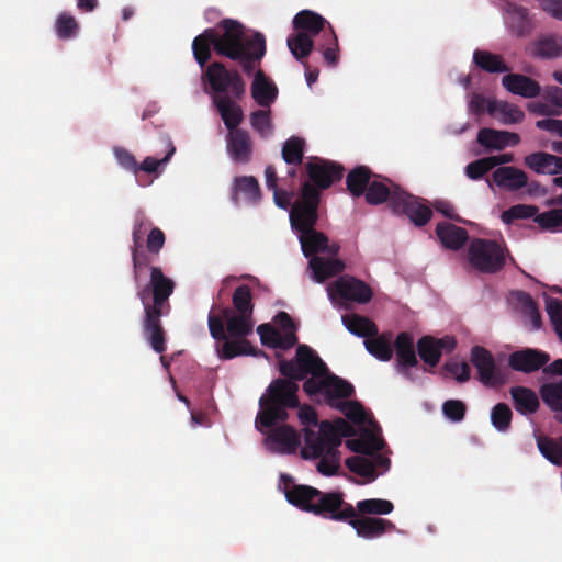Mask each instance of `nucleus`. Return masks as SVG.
<instances>
[{
    "label": "nucleus",
    "instance_id": "nucleus-56",
    "mask_svg": "<svg viewBox=\"0 0 562 562\" xmlns=\"http://www.w3.org/2000/svg\"><path fill=\"white\" fill-rule=\"evenodd\" d=\"M442 413L449 420L460 423L464 419L467 405L460 400H448L442 404Z\"/></svg>",
    "mask_w": 562,
    "mask_h": 562
},
{
    "label": "nucleus",
    "instance_id": "nucleus-47",
    "mask_svg": "<svg viewBox=\"0 0 562 562\" xmlns=\"http://www.w3.org/2000/svg\"><path fill=\"white\" fill-rule=\"evenodd\" d=\"M509 26L517 36L528 35L531 31L528 10L522 7H515L509 16Z\"/></svg>",
    "mask_w": 562,
    "mask_h": 562
},
{
    "label": "nucleus",
    "instance_id": "nucleus-48",
    "mask_svg": "<svg viewBox=\"0 0 562 562\" xmlns=\"http://www.w3.org/2000/svg\"><path fill=\"white\" fill-rule=\"evenodd\" d=\"M55 31L60 40H70L77 36L79 32V23L69 13H60L55 22Z\"/></svg>",
    "mask_w": 562,
    "mask_h": 562
},
{
    "label": "nucleus",
    "instance_id": "nucleus-18",
    "mask_svg": "<svg viewBox=\"0 0 562 562\" xmlns=\"http://www.w3.org/2000/svg\"><path fill=\"white\" fill-rule=\"evenodd\" d=\"M348 525L356 530L358 537L363 539H375L389 531L395 530V525L389 519L360 516L357 513Z\"/></svg>",
    "mask_w": 562,
    "mask_h": 562
},
{
    "label": "nucleus",
    "instance_id": "nucleus-15",
    "mask_svg": "<svg viewBox=\"0 0 562 562\" xmlns=\"http://www.w3.org/2000/svg\"><path fill=\"white\" fill-rule=\"evenodd\" d=\"M392 211L396 214L406 215L416 226L426 225L432 216V211L428 205L404 190L395 191Z\"/></svg>",
    "mask_w": 562,
    "mask_h": 562
},
{
    "label": "nucleus",
    "instance_id": "nucleus-8",
    "mask_svg": "<svg viewBox=\"0 0 562 562\" xmlns=\"http://www.w3.org/2000/svg\"><path fill=\"white\" fill-rule=\"evenodd\" d=\"M303 391L310 398L337 408L342 402L355 395L353 385L347 380L331 373L329 369L322 378H308L303 383Z\"/></svg>",
    "mask_w": 562,
    "mask_h": 562
},
{
    "label": "nucleus",
    "instance_id": "nucleus-5",
    "mask_svg": "<svg viewBox=\"0 0 562 562\" xmlns=\"http://www.w3.org/2000/svg\"><path fill=\"white\" fill-rule=\"evenodd\" d=\"M356 430L344 418H336L334 422L323 420L319 430H304V447L301 457L305 460L319 459L317 471L325 476L335 475L340 469L339 447L342 437L355 436Z\"/></svg>",
    "mask_w": 562,
    "mask_h": 562
},
{
    "label": "nucleus",
    "instance_id": "nucleus-62",
    "mask_svg": "<svg viewBox=\"0 0 562 562\" xmlns=\"http://www.w3.org/2000/svg\"><path fill=\"white\" fill-rule=\"evenodd\" d=\"M143 247H132V262L134 279L137 282L142 270L149 265V256L142 250Z\"/></svg>",
    "mask_w": 562,
    "mask_h": 562
},
{
    "label": "nucleus",
    "instance_id": "nucleus-41",
    "mask_svg": "<svg viewBox=\"0 0 562 562\" xmlns=\"http://www.w3.org/2000/svg\"><path fill=\"white\" fill-rule=\"evenodd\" d=\"M355 508L360 516L387 515L393 512L394 505L387 499L368 498L359 501Z\"/></svg>",
    "mask_w": 562,
    "mask_h": 562
},
{
    "label": "nucleus",
    "instance_id": "nucleus-4",
    "mask_svg": "<svg viewBox=\"0 0 562 562\" xmlns=\"http://www.w3.org/2000/svg\"><path fill=\"white\" fill-rule=\"evenodd\" d=\"M234 307H213L207 316L210 335L222 342L217 348L221 359L246 355V284L233 295Z\"/></svg>",
    "mask_w": 562,
    "mask_h": 562
},
{
    "label": "nucleus",
    "instance_id": "nucleus-32",
    "mask_svg": "<svg viewBox=\"0 0 562 562\" xmlns=\"http://www.w3.org/2000/svg\"><path fill=\"white\" fill-rule=\"evenodd\" d=\"M510 395L515 409L521 415H531L538 411L539 398L531 389L514 386L510 389Z\"/></svg>",
    "mask_w": 562,
    "mask_h": 562
},
{
    "label": "nucleus",
    "instance_id": "nucleus-64",
    "mask_svg": "<svg viewBox=\"0 0 562 562\" xmlns=\"http://www.w3.org/2000/svg\"><path fill=\"white\" fill-rule=\"evenodd\" d=\"M527 109L529 112L537 114V115H542V116H559L562 114V112L559 111L558 109H553L551 103H549L548 101L530 102V103H528Z\"/></svg>",
    "mask_w": 562,
    "mask_h": 562
},
{
    "label": "nucleus",
    "instance_id": "nucleus-23",
    "mask_svg": "<svg viewBox=\"0 0 562 562\" xmlns=\"http://www.w3.org/2000/svg\"><path fill=\"white\" fill-rule=\"evenodd\" d=\"M525 165L538 175H559L562 173V157L536 151L529 154L524 159Z\"/></svg>",
    "mask_w": 562,
    "mask_h": 562
},
{
    "label": "nucleus",
    "instance_id": "nucleus-9",
    "mask_svg": "<svg viewBox=\"0 0 562 562\" xmlns=\"http://www.w3.org/2000/svg\"><path fill=\"white\" fill-rule=\"evenodd\" d=\"M328 370L326 363L307 345H299L294 360H280L279 371L290 382L303 381L310 378H322Z\"/></svg>",
    "mask_w": 562,
    "mask_h": 562
},
{
    "label": "nucleus",
    "instance_id": "nucleus-14",
    "mask_svg": "<svg viewBox=\"0 0 562 562\" xmlns=\"http://www.w3.org/2000/svg\"><path fill=\"white\" fill-rule=\"evenodd\" d=\"M315 516L349 524L350 519L356 516V508L352 504L346 502L344 492L322 491Z\"/></svg>",
    "mask_w": 562,
    "mask_h": 562
},
{
    "label": "nucleus",
    "instance_id": "nucleus-51",
    "mask_svg": "<svg viewBox=\"0 0 562 562\" xmlns=\"http://www.w3.org/2000/svg\"><path fill=\"white\" fill-rule=\"evenodd\" d=\"M535 223H537L542 231L557 232L562 227V210L553 209L543 213H537Z\"/></svg>",
    "mask_w": 562,
    "mask_h": 562
},
{
    "label": "nucleus",
    "instance_id": "nucleus-57",
    "mask_svg": "<svg viewBox=\"0 0 562 562\" xmlns=\"http://www.w3.org/2000/svg\"><path fill=\"white\" fill-rule=\"evenodd\" d=\"M546 310L555 333L562 341V302L557 299H548Z\"/></svg>",
    "mask_w": 562,
    "mask_h": 562
},
{
    "label": "nucleus",
    "instance_id": "nucleus-30",
    "mask_svg": "<svg viewBox=\"0 0 562 562\" xmlns=\"http://www.w3.org/2000/svg\"><path fill=\"white\" fill-rule=\"evenodd\" d=\"M374 176L372 170L363 165L351 169L346 177L347 190L353 198L362 196Z\"/></svg>",
    "mask_w": 562,
    "mask_h": 562
},
{
    "label": "nucleus",
    "instance_id": "nucleus-24",
    "mask_svg": "<svg viewBox=\"0 0 562 562\" xmlns=\"http://www.w3.org/2000/svg\"><path fill=\"white\" fill-rule=\"evenodd\" d=\"M519 142L520 136L508 131L484 127L477 133V143L488 149L502 150L506 146H516Z\"/></svg>",
    "mask_w": 562,
    "mask_h": 562
},
{
    "label": "nucleus",
    "instance_id": "nucleus-28",
    "mask_svg": "<svg viewBox=\"0 0 562 562\" xmlns=\"http://www.w3.org/2000/svg\"><path fill=\"white\" fill-rule=\"evenodd\" d=\"M308 267L312 270L313 279L316 282H323L326 279L342 272L345 269V263L340 259H326L319 256H314L310 259Z\"/></svg>",
    "mask_w": 562,
    "mask_h": 562
},
{
    "label": "nucleus",
    "instance_id": "nucleus-25",
    "mask_svg": "<svg viewBox=\"0 0 562 562\" xmlns=\"http://www.w3.org/2000/svg\"><path fill=\"white\" fill-rule=\"evenodd\" d=\"M396 190L402 189L389 179H381L380 176H374L364 194L366 202L370 205H379L389 202L393 210V195Z\"/></svg>",
    "mask_w": 562,
    "mask_h": 562
},
{
    "label": "nucleus",
    "instance_id": "nucleus-7",
    "mask_svg": "<svg viewBox=\"0 0 562 562\" xmlns=\"http://www.w3.org/2000/svg\"><path fill=\"white\" fill-rule=\"evenodd\" d=\"M293 29L297 32H306L312 38L322 33L316 49L323 52L324 59L329 66L337 65L339 60L338 37L325 18L312 10H302L293 19Z\"/></svg>",
    "mask_w": 562,
    "mask_h": 562
},
{
    "label": "nucleus",
    "instance_id": "nucleus-59",
    "mask_svg": "<svg viewBox=\"0 0 562 562\" xmlns=\"http://www.w3.org/2000/svg\"><path fill=\"white\" fill-rule=\"evenodd\" d=\"M443 370L460 383L467 382L470 379L471 369L465 361H448L445 363Z\"/></svg>",
    "mask_w": 562,
    "mask_h": 562
},
{
    "label": "nucleus",
    "instance_id": "nucleus-13",
    "mask_svg": "<svg viewBox=\"0 0 562 562\" xmlns=\"http://www.w3.org/2000/svg\"><path fill=\"white\" fill-rule=\"evenodd\" d=\"M279 488L283 492L289 504L315 515L322 491L310 485L295 484L293 477L284 473L280 475Z\"/></svg>",
    "mask_w": 562,
    "mask_h": 562
},
{
    "label": "nucleus",
    "instance_id": "nucleus-34",
    "mask_svg": "<svg viewBox=\"0 0 562 562\" xmlns=\"http://www.w3.org/2000/svg\"><path fill=\"white\" fill-rule=\"evenodd\" d=\"M473 63L481 70L488 74L507 72L509 67L504 61L503 57L484 49H475L473 53Z\"/></svg>",
    "mask_w": 562,
    "mask_h": 562
},
{
    "label": "nucleus",
    "instance_id": "nucleus-44",
    "mask_svg": "<svg viewBox=\"0 0 562 562\" xmlns=\"http://www.w3.org/2000/svg\"><path fill=\"white\" fill-rule=\"evenodd\" d=\"M267 50L266 37L260 32L248 34V75L255 69L256 61H260Z\"/></svg>",
    "mask_w": 562,
    "mask_h": 562
},
{
    "label": "nucleus",
    "instance_id": "nucleus-29",
    "mask_svg": "<svg viewBox=\"0 0 562 562\" xmlns=\"http://www.w3.org/2000/svg\"><path fill=\"white\" fill-rule=\"evenodd\" d=\"M257 333L260 336L262 345L271 348L288 350L297 344L296 335H282L270 324H262L258 326Z\"/></svg>",
    "mask_w": 562,
    "mask_h": 562
},
{
    "label": "nucleus",
    "instance_id": "nucleus-3",
    "mask_svg": "<svg viewBox=\"0 0 562 562\" xmlns=\"http://www.w3.org/2000/svg\"><path fill=\"white\" fill-rule=\"evenodd\" d=\"M149 271L148 283L138 288L136 295L144 308L143 335L155 352L162 353L167 348V335L161 317L169 315L171 311L169 297L175 291L176 283L165 276L158 266H150Z\"/></svg>",
    "mask_w": 562,
    "mask_h": 562
},
{
    "label": "nucleus",
    "instance_id": "nucleus-43",
    "mask_svg": "<svg viewBox=\"0 0 562 562\" xmlns=\"http://www.w3.org/2000/svg\"><path fill=\"white\" fill-rule=\"evenodd\" d=\"M537 446L541 454L555 465H562V437L559 440L539 436Z\"/></svg>",
    "mask_w": 562,
    "mask_h": 562
},
{
    "label": "nucleus",
    "instance_id": "nucleus-49",
    "mask_svg": "<svg viewBox=\"0 0 562 562\" xmlns=\"http://www.w3.org/2000/svg\"><path fill=\"white\" fill-rule=\"evenodd\" d=\"M513 413L507 404L498 403L492 408L491 423L498 431H507L510 428Z\"/></svg>",
    "mask_w": 562,
    "mask_h": 562
},
{
    "label": "nucleus",
    "instance_id": "nucleus-33",
    "mask_svg": "<svg viewBox=\"0 0 562 562\" xmlns=\"http://www.w3.org/2000/svg\"><path fill=\"white\" fill-rule=\"evenodd\" d=\"M301 248L305 257H314L318 252L325 251L327 248V236L315 228L306 229L299 233Z\"/></svg>",
    "mask_w": 562,
    "mask_h": 562
},
{
    "label": "nucleus",
    "instance_id": "nucleus-10",
    "mask_svg": "<svg viewBox=\"0 0 562 562\" xmlns=\"http://www.w3.org/2000/svg\"><path fill=\"white\" fill-rule=\"evenodd\" d=\"M507 249L496 240L475 238L468 249L470 265L482 273L494 274L506 263Z\"/></svg>",
    "mask_w": 562,
    "mask_h": 562
},
{
    "label": "nucleus",
    "instance_id": "nucleus-52",
    "mask_svg": "<svg viewBox=\"0 0 562 562\" xmlns=\"http://www.w3.org/2000/svg\"><path fill=\"white\" fill-rule=\"evenodd\" d=\"M151 226L153 222L143 212L135 215L132 231L133 247H143L144 236Z\"/></svg>",
    "mask_w": 562,
    "mask_h": 562
},
{
    "label": "nucleus",
    "instance_id": "nucleus-58",
    "mask_svg": "<svg viewBox=\"0 0 562 562\" xmlns=\"http://www.w3.org/2000/svg\"><path fill=\"white\" fill-rule=\"evenodd\" d=\"M166 243V235L159 228L151 226L146 238V248L149 255H159Z\"/></svg>",
    "mask_w": 562,
    "mask_h": 562
},
{
    "label": "nucleus",
    "instance_id": "nucleus-36",
    "mask_svg": "<svg viewBox=\"0 0 562 562\" xmlns=\"http://www.w3.org/2000/svg\"><path fill=\"white\" fill-rule=\"evenodd\" d=\"M286 45L294 58L303 64L315 47L313 38L306 32H296L286 40Z\"/></svg>",
    "mask_w": 562,
    "mask_h": 562
},
{
    "label": "nucleus",
    "instance_id": "nucleus-63",
    "mask_svg": "<svg viewBox=\"0 0 562 562\" xmlns=\"http://www.w3.org/2000/svg\"><path fill=\"white\" fill-rule=\"evenodd\" d=\"M229 198L237 206L246 199V176H238L234 179L231 187Z\"/></svg>",
    "mask_w": 562,
    "mask_h": 562
},
{
    "label": "nucleus",
    "instance_id": "nucleus-2",
    "mask_svg": "<svg viewBox=\"0 0 562 562\" xmlns=\"http://www.w3.org/2000/svg\"><path fill=\"white\" fill-rule=\"evenodd\" d=\"M297 391V384L278 379L269 385L268 398L260 400L261 409L256 420V427L267 435V445L273 451L292 453L301 445L300 435L293 427L276 426L277 423L288 418L285 408L299 406Z\"/></svg>",
    "mask_w": 562,
    "mask_h": 562
},
{
    "label": "nucleus",
    "instance_id": "nucleus-37",
    "mask_svg": "<svg viewBox=\"0 0 562 562\" xmlns=\"http://www.w3.org/2000/svg\"><path fill=\"white\" fill-rule=\"evenodd\" d=\"M342 324L353 335L370 338L378 334L376 325L368 317L358 314H346L342 316Z\"/></svg>",
    "mask_w": 562,
    "mask_h": 562
},
{
    "label": "nucleus",
    "instance_id": "nucleus-27",
    "mask_svg": "<svg viewBox=\"0 0 562 562\" xmlns=\"http://www.w3.org/2000/svg\"><path fill=\"white\" fill-rule=\"evenodd\" d=\"M436 234L443 247L451 250L461 249L469 238L467 229L448 222L438 223Z\"/></svg>",
    "mask_w": 562,
    "mask_h": 562
},
{
    "label": "nucleus",
    "instance_id": "nucleus-6",
    "mask_svg": "<svg viewBox=\"0 0 562 562\" xmlns=\"http://www.w3.org/2000/svg\"><path fill=\"white\" fill-rule=\"evenodd\" d=\"M244 26L233 20L225 19L216 27L204 30L192 42L194 59L200 67H205L211 59V48L220 56L238 60L246 70V43L243 41Z\"/></svg>",
    "mask_w": 562,
    "mask_h": 562
},
{
    "label": "nucleus",
    "instance_id": "nucleus-35",
    "mask_svg": "<svg viewBox=\"0 0 562 562\" xmlns=\"http://www.w3.org/2000/svg\"><path fill=\"white\" fill-rule=\"evenodd\" d=\"M346 446L356 453L371 456L383 449L384 441L373 432L366 430L359 438L348 439Z\"/></svg>",
    "mask_w": 562,
    "mask_h": 562
},
{
    "label": "nucleus",
    "instance_id": "nucleus-53",
    "mask_svg": "<svg viewBox=\"0 0 562 562\" xmlns=\"http://www.w3.org/2000/svg\"><path fill=\"white\" fill-rule=\"evenodd\" d=\"M336 409L340 411L353 424L363 425L367 420L364 408L359 402L346 400Z\"/></svg>",
    "mask_w": 562,
    "mask_h": 562
},
{
    "label": "nucleus",
    "instance_id": "nucleus-20",
    "mask_svg": "<svg viewBox=\"0 0 562 562\" xmlns=\"http://www.w3.org/2000/svg\"><path fill=\"white\" fill-rule=\"evenodd\" d=\"M394 350L397 371L411 379L409 369L418 364L413 336L407 331L400 333L394 341Z\"/></svg>",
    "mask_w": 562,
    "mask_h": 562
},
{
    "label": "nucleus",
    "instance_id": "nucleus-54",
    "mask_svg": "<svg viewBox=\"0 0 562 562\" xmlns=\"http://www.w3.org/2000/svg\"><path fill=\"white\" fill-rule=\"evenodd\" d=\"M517 299L520 302L524 313L530 317L532 328L539 329L541 326V315L538 311L537 303L530 294L526 292H518Z\"/></svg>",
    "mask_w": 562,
    "mask_h": 562
},
{
    "label": "nucleus",
    "instance_id": "nucleus-11",
    "mask_svg": "<svg viewBox=\"0 0 562 562\" xmlns=\"http://www.w3.org/2000/svg\"><path fill=\"white\" fill-rule=\"evenodd\" d=\"M321 193L308 182L301 186V195L290 211V222L293 229L297 233L312 229L318 220V205Z\"/></svg>",
    "mask_w": 562,
    "mask_h": 562
},
{
    "label": "nucleus",
    "instance_id": "nucleus-12",
    "mask_svg": "<svg viewBox=\"0 0 562 562\" xmlns=\"http://www.w3.org/2000/svg\"><path fill=\"white\" fill-rule=\"evenodd\" d=\"M304 169L308 178L306 182L316 188L319 193L322 190L330 188L335 182L340 181L345 172L342 165L319 157H310L304 165Z\"/></svg>",
    "mask_w": 562,
    "mask_h": 562
},
{
    "label": "nucleus",
    "instance_id": "nucleus-21",
    "mask_svg": "<svg viewBox=\"0 0 562 562\" xmlns=\"http://www.w3.org/2000/svg\"><path fill=\"white\" fill-rule=\"evenodd\" d=\"M250 92L256 104L261 108H271L279 94L277 85L262 69L256 70Z\"/></svg>",
    "mask_w": 562,
    "mask_h": 562
},
{
    "label": "nucleus",
    "instance_id": "nucleus-42",
    "mask_svg": "<svg viewBox=\"0 0 562 562\" xmlns=\"http://www.w3.org/2000/svg\"><path fill=\"white\" fill-rule=\"evenodd\" d=\"M539 394L550 409L562 414V379L558 382L542 384Z\"/></svg>",
    "mask_w": 562,
    "mask_h": 562
},
{
    "label": "nucleus",
    "instance_id": "nucleus-19",
    "mask_svg": "<svg viewBox=\"0 0 562 562\" xmlns=\"http://www.w3.org/2000/svg\"><path fill=\"white\" fill-rule=\"evenodd\" d=\"M549 353L538 349H524L515 351L509 356L508 364L515 371L531 373L548 366Z\"/></svg>",
    "mask_w": 562,
    "mask_h": 562
},
{
    "label": "nucleus",
    "instance_id": "nucleus-55",
    "mask_svg": "<svg viewBox=\"0 0 562 562\" xmlns=\"http://www.w3.org/2000/svg\"><path fill=\"white\" fill-rule=\"evenodd\" d=\"M347 468L363 477H374V463L363 457H350L346 459Z\"/></svg>",
    "mask_w": 562,
    "mask_h": 562
},
{
    "label": "nucleus",
    "instance_id": "nucleus-1",
    "mask_svg": "<svg viewBox=\"0 0 562 562\" xmlns=\"http://www.w3.org/2000/svg\"><path fill=\"white\" fill-rule=\"evenodd\" d=\"M204 91L211 95L225 127L226 150L235 162L246 161V131L239 125L244 120L237 100L244 94V81L236 70H228L222 63L210 64L203 72Z\"/></svg>",
    "mask_w": 562,
    "mask_h": 562
},
{
    "label": "nucleus",
    "instance_id": "nucleus-45",
    "mask_svg": "<svg viewBox=\"0 0 562 562\" xmlns=\"http://www.w3.org/2000/svg\"><path fill=\"white\" fill-rule=\"evenodd\" d=\"M251 127L262 137L267 138L272 135L273 125L271 121V109L261 108L252 111L249 115Z\"/></svg>",
    "mask_w": 562,
    "mask_h": 562
},
{
    "label": "nucleus",
    "instance_id": "nucleus-26",
    "mask_svg": "<svg viewBox=\"0 0 562 562\" xmlns=\"http://www.w3.org/2000/svg\"><path fill=\"white\" fill-rule=\"evenodd\" d=\"M496 186L509 191H516L524 188L528 182L525 171L509 166L498 167L492 175Z\"/></svg>",
    "mask_w": 562,
    "mask_h": 562
},
{
    "label": "nucleus",
    "instance_id": "nucleus-40",
    "mask_svg": "<svg viewBox=\"0 0 562 562\" xmlns=\"http://www.w3.org/2000/svg\"><path fill=\"white\" fill-rule=\"evenodd\" d=\"M305 153V140L297 136H291L282 146V159L292 166H300L303 162Z\"/></svg>",
    "mask_w": 562,
    "mask_h": 562
},
{
    "label": "nucleus",
    "instance_id": "nucleus-60",
    "mask_svg": "<svg viewBox=\"0 0 562 562\" xmlns=\"http://www.w3.org/2000/svg\"><path fill=\"white\" fill-rule=\"evenodd\" d=\"M490 170H492V166L488 161L487 157L477 159L475 161L470 162L465 167V175L471 180H480L483 178Z\"/></svg>",
    "mask_w": 562,
    "mask_h": 562
},
{
    "label": "nucleus",
    "instance_id": "nucleus-46",
    "mask_svg": "<svg viewBox=\"0 0 562 562\" xmlns=\"http://www.w3.org/2000/svg\"><path fill=\"white\" fill-rule=\"evenodd\" d=\"M417 351L420 359L430 367H436L440 361V350L431 336H424L418 340Z\"/></svg>",
    "mask_w": 562,
    "mask_h": 562
},
{
    "label": "nucleus",
    "instance_id": "nucleus-50",
    "mask_svg": "<svg viewBox=\"0 0 562 562\" xmlns=\"http://www.w3.org/2000/svg\"><path fill=\"white\" fill-rule=\"evenodd\" d=\"M539 212L538 206L528 204H516L504 211L501 215L505 224H512L515 220L533 218Z\"/></svg>",
    "mask_w": 562,
    "mask_h": 562
},
{
    "label": "nucleus",
    "instance_id": "nucleus-17",
    "mask_svg": "<svg viewBox=\"0 0 562 562\" xmlns=\"http://www.w3.org/2000/svg\"><path fill=\"white\" fill-rule=\"evenodd\" d=\"M471 363L476 368L479 380L486 386L502 384L503 380L496 370L493 355L484 347L474 346L471 349Z\"/></svg>",
    "mask_w": 562,
    "mask_h": 562
},
{
    "label": "nucleus",
    "instance_id": "nucleus-16",
    "mask_svg": "<svg viewBox=\"0 0 562 562\" xmlns=\"http://www.w3.org/2000/svg\"><path fill=\"white\" fill-rule=\"evenodd\" d=\"M328 294L331 299L339 296L346 301L357 303H368L373 295L371 288L363 281L345 274L339 277L328 288Z\"/></svg>",
    "mask_w": 562,
    "mask_h": 562
},
{
    "label": "nucleus",
    "instance_id": "nucleus-61",
    "mask_svg": "<svg viewBox=\"0 0 562 562\" xmlns=\"http://www.w3.org/2000/svg\"><path fill=\"white\" fill-rule=\"evenodd\" d=\"M168 145H169V150L162 159L159 160L157 158L148 156L143 160V162L140 165H138V171L142 170V171H145L148 173H153L158 169V167L161 164H166L167 161H169L170 157L175 154L176 148L171 144V142H169Z\"/></svg>",
    "mask_w": 562,
    "mask_h": 562
},
{
    "label": "nucleus",
    "instance_id": "nucleus-22",
    "mask_svg": "<svg viewBox=\"0 0 562 562\" xmlns=\"http://www.w3.org/2000/svg\"><path fill=\"white\" fill-rule=\"evenodd\" d=\"M502 85L508 92L527 99L536 98L541 92L538 81L521 74L505 75Z\"/></svg>",
    "mask_w": 562,
    "mask_h": 562
},
{
    "label": "nucleus",
    "instance_id": "nucleus-31",
    "mask_svg": "<svg viewBox=\"0 0 562 562\" xmlns=\"http://www.w3.org/2000/svg\"><path fill=\"white\" fill-rule=\"evenodd\" d=\"M487 112L503 124H516L525 117L524 111L518 105L501 100L488 102Z\"/></svg>",
    "mask_w": 562,
    "mask_h": 562
},
{
    "label": "nucleus",
    "instance_id": "nucleus-38",
    "mask_svg": "<svg viewBox=\"0 0 562 562\" xmlns=\"http://www.w3.org/2000/svg\"><path fill=\"white\" fill-rule=\"evenodd\" d=\"M366 349L380 361H390L393 357L391 334L375 335L364 340Z\"/></svg>",
    "mask_w": 562,
    "mask_h": 562
},
{
    "label": "nucleus",
    "instance_id": "nucleus-39",
    "mask_svg": "<svg viewBox=\"0 0 562 562\" xmlns=\"http://www.w3.org/2000/svg\"><path fill=\"white\" fill-rule=\"evenodd\" d=\"M533 54L541 58H557L562 56V36L548 35L535 43Z\"/></svg>",
    "mask_w": 562,
    "mask_h": 562
}]
</instances>
